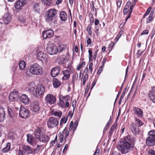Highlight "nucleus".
<instances>
[{
  "label": "nucleus",
  "mask_w": 155,
  "mask_h": 155,
  "mask_svg": "<svg viewBox=\"0 0 155 155\" xmlns=\"http://www.w3.org/2000/svg\"><path fill=\"white\" fill-rule=\"evenodd\" d=\"M136 140L135 137L128 135L124 137L122 140L119 141L117 148L122 153H127L132 150Z\"/></svg>",
  "instance_id": "obj_1"
},
{
  "label": "nucleus",
  "mask_w": 155,
  "mask_h": 155,
  "mask_svg": "<svg viewBox=\"0 0 155 155\" xmlns=\"http://www.w3.org/2000/svg\"><path fill=\"white\" fill-rule=\"evenodd\" d=\"M42 68L37 63H35L28 67L25 70L26 74H30L35 75H41L43 74Z\"/></svg>",
  "instance_id": "obj_2"
},
{
  "label": "nucleus",
  "mask_w": 155,
  "mask_h": 155,
  "mask_svg": "<svg viewBox=\"0 0 155 155\" xmlns=\"http://www.w3.org/2000/svg\"><path fill=\"white\" fill-rule=\"evenodd\" d=\"M58 12V11L54 8L50 9L46 11L45 16L46 22L50 25H54L55 21L54 17Z\"/></svg>",
  "instance_id": "obj_3"
},
{
  "label": "nucleus",
  "mask_w": 155,
  "mask_h": 155,
  "mask_svg": "<svg viewBox=\"0 0 155 155\" xmlns=\"http://www.w3.org/2000/svg\"><path fill=\"white\" fill-rule=\"evenodd\" d=\"M45 130L43 128H39L37 129L34 133L36 138L39 141L42 143H47L49 140L48 136L45 135Z\"/></svg>",
  "instance_id": "obj_4"
},
{
  "label": "nucleus",
  "mask_w": 155,
  "mask_h": 155,
  "mask_svg": "<svg viewBox=\"0 0 155 155\" xmlns=\"http://www.w3.org/2000/svg\"><path fill=\"white\" fill-rule=\"evenodd\" d=\"M146 143L149 146H152L155 145V130H152L148 133Z\"/></svg>",
  "instance_id": "obj_5"
},
{
  "label": "nucleus",
  "mask_w": 155,
  "mask_h": 155,
  "mask_svg": "<svg viewBox=\"0 0 155 155\" xmlns=\"http://www.w3.org/2000/svg\"><path fill=\"white\" fill-rule=\"evenodd\" d=\"M29 116V111L26 108L21 106L20 108L19 116L23 119L28 118Z\"/></svg>",
  "instance_id": "obj_6"
},
{
  "label": "nucleus",
  "mask_w": 155,
  "mask_h": 155,
  "mask_svg": "<svg viewBox=\"0 0 155 155\" xmlns=\"http://www.w3.org/2000/svg\"><path fill=\"white\" fill-rule=\"evenodd\" d=\"M46 50L48 53L51 55L55 54L58 52V48L53 44L48 45L47 47Z\"/></svg>",
  "instance_id": "obj_7"
},
{
  "label": "nucleus",
  "mask_w": 155,
  "mask_h": 155,
  "mask_svg": "<svg viewBox=\"0 0 155 155\" xmlns=\"http://www.w3.org/2000/svg\"><path fill=\"white\" fill-rule=\"evenodd\" d=\"M45 100L46 104H54L55 102L56 98L52 94H49L46 96Z\"/></svg>",
  "instance_id": "obj_8"
},
{
  "label": "nucleus",
  "mask_w": 155,
  "mask_h": 155,
  "mask_svg": "<svg viewBox=\"0 0 155 155\" xmlns=\"http://www.w3.org/2000/svg\"><path fill=\"white\" fill-rule=\"evenodd\" d=\"M58 124V121L57 119L50 117L48 120L47 124L48 127L53 128L57 126Z\"/></svg>",
  "instance_id": "obj_9"
},
{
  "label": "nucleus",
  "mask_w": 155,
  "mask_h": 155,
  "mask_svg": "<svg viewBox=\"0 0 155 155\" xmlns=\"http://www.w3.org/2000/svg\"><path fill=\"white\" fill-rule=\"evenodd\" d=\"M45 91V87L42 85L37 87L35 90V96L37 97H41L42 96Z\"/></svg>",
  "instance_id": "obj_10"
},
{
  "label": "nucleus",
  "mask_w": 155,
  "mask_h": 155,
  "mask_svg": "<svg viewBox=\"0 0 155 155\" xmlns=\"http://www.w3.org/2000/svg\"><path fill=\"white\" fill-rule=\"evenodd\" d=\"M38 59L41 61L43 63H46L48 61L47 56L42 51L39 52L37 54Z\"/></svg>",
  "instance_id": "obj_11"
},
{
  "label": "nucleus",
  "mask_w": 155,
  "mask_h": 155,
  "mask_svg": "<svg viewBox=\"0 0 155 155\" xmlns=\"http://www.w3.org/2000/svg\"><path fill=\"white\" fill-rule=\"evenodd\" d=\"M69 134V131L68 130V129L67 127H65V129L63 130L62 134L59 133L58 136L59 137V140L60 143H61L63 142L64 136L65 135L64 140L66 141L67 140V138Z\"/></svg>",
  "instance_id": "obj_12"
},
{
  "label": "nucleus",
  "mask_w": 155,
  "mask_h": 155,
  "mask_svg": "<svg viewBox=\"0 0 155 155\" xmlns=\"http://www.w3.org/2000/svg\"><path fill=\"white\" fill-rule=\"evenodd\" d=\"M58 61L59 63L61 64H65L68 61L69 54L67 52L66 54H63L58 58Z\"/></svg>",
  "instance_id": "obj_13"
},
{
  "label": "nucleus",
  "mask_w": 155,
  "mask_h": 155,
  "mask_svg": "<svg viewBox=\"0 0 155 155\" xmlns=\"http://www.w3.org/2000/svg\"><path fill=\"white\" fill-rule=\"evenodd\" d=\"M43 38L44 39L52 37L54 34L53 31L51 29H49L44 31L42 33Z\"/></svg>",
  "instance_id": "obj_14"
},
{
  "label": "nucleus",
  "mask_w": 155,
  "mask_h": 155,
  "mask_svg": "<svg viewBox=\"0 0 155 155\" xmlns=\"http://www.w3.org/2000/svg\"><path fill=\"white\" fill-rule=\"evenodd\" d=\"M31 109L32 111L34 112H37L39 111L40 107L39 103L37 101H35L31 103Z\"/></svg>",
  "instance_id": "obj_15"
},
{
  "label": "nucleus",
  "mask_w": 155,
  "mask_h": 155,
  "mask_svg": "<svg viewBox=\"0 0 155 155\" xmlns=\"http://www.w3.org/2000/svg\"><path fill=\"white\" fill-rule=\"evenodd\" d=\"M155 86H154L151 87V90L148 93V95L149 97L153 102L155 103Z\"/></svg>",
  "instance_id": "obj_16"
},
{
  "label": "nucleus",
  "mask_w": 155,
  "mask_h": 155,
  "mask_svg": "<svg viewBox=\"0 0 155 155\" xmlns=\"http://www.w3.org/2000/svg\"><path fill=\"white\" fill-rule=\"evenodd\" d=\"M18 91H12L9 94V99L11 101H15L18 97Z\"/></svg>",
  "instance_id": "obj_17"
},
{
  "label": "nucleus",
  "mask_w": 155,
  "mask_h": 155,
  "mask_svg": "<svg viewBox=\"0 0 155 155\" xmlns=\"http://www.w3.org/2000/svg\"><path fill=\"white\" fill-rule=\"evenodd\" d=\"M134 114L137 117H141L143 116V111L139 108L134 107L133 108Z\"/></svg>",
  "instance_id": "obj_18"
},
{
  "label": "nucleus",
  "mask_w": 155,
  "mask_h": 155,
  "mask_svg": "<svg viewBox=\"0 0 155 155\" xmlns=\"http://www.w3.org/2000/svg\"><path fill=\"white\" fill-rule=\"evenodd\" d=\"M26 3L25 0H18L16 3L15 5L16 9H20L22 8Z\"/></svg>",
  "instance_id": "obj_19"
},
{
  "label": "nucleus",
  "mask_w": 155,
  "mask_h": 155,
  "mask_svg": "<svg viewBox=\"0 0 155 155\" xmlns=\"http://www.w3.org/2000/svg\"><path fill=\"white\" fill-rule=\"evenodd\" d=\"M20 101L25 104H28L30 102V101L28 96L25 94L22 95L20 97Z\"/></svg>",
  "instance_id": "obj_20"
},
{
  "label": "nucleus",
  "mask_w": 155,
  "mask_h": 155,
  "mask_svg": "<svg viewBox=\"0 0 155 155\" xmlns=\"http://www.w3.org/2000/svg\"><path fill=\"white\" fill-rule=\"evenodd\" d=\"M79 122V120L77 119L74 124L73 122V121H71L69 126V130H72L74 132L77 129Z\"/></svg>",
  "instance_id": "obj_21"
},
{
  "label": "nucleus",
  "mask_w": 155,
  "mask_h": 155,
  "mask_svg": "<svg viewBox=\"0 0 155 155\" xmlns=\"http://www.w3.org/2000/svg\"><path fill=\"white\" fill-rule=\"evenodd\" d=\"M60 71V69L58 67L53 68L51 70V75L52 77H54L58 75Z\"/></svg>",
  "instance_id": "obj_22"
},
{
  "label": "nucleus",
  "mask_w": 155,
  "mask_h": 155,
  "mask_svg": "<svg viewBox=\"0 0 155 155\" xmlns=\"http://www.w3.org/2000/svg\"><path fill=\"white\" fill-rule=\"evenodd\" d=\"M131 129L132 132L134 135H137L139 134V128L134 123L132 124Z\"/></svg>",
  "instance_id": "obj_23"
},
{
  "label": "nucleus",
  "mask_w": 155,
  "mask_h": 155,
  "mask_svg": "<svg viewBox=\"0 0 155 155\" xmlns=\"http://www.w3.org/2000/svg\"><path fill=\"white\" fill-rule=\"evenodd\" d=\"M24 151L28 154H31L33 153V150L31 147L26 145H24L22 147Z\"/></svg>",
  "instance_id": "obj_24"
},
{
  "label": "nucleus",
  "mask_w": 155,
  "mask_h": 155,
  "mask_svg": "<svg viewBox=\"0 0 155 155\" xmlns=\"http://www.w3.org/2000/svg\"><path fill=\"white\" fill-rule=\"evenodd\" d=\"M62 73L64 75L62 78L63 80H67L70 77V73L68 70H65L62 71Z\"/></svg>",
  "instance_id": "obj_25"
},
{
  "label": "nucleus",
  "mask_w": 155,
  "mask_h": 155,
  "mask_svg": "<svg viewBox=\"0 0 155 155\" xmlns=\"http://www.w3.org/2000/svg\"><path fill=\"white\" fill-rule=\"evenodd\" d=\"M11 20V15L8 13L6 14L3 18V21L5 24H8L9 23Z\"/></svg>",
  "instance_id": "obj_26"
},
{
  "label": "nucleus",
  "mask_w": 155,
  "mask_h": 155,
  "mask_svg": "<svg viewBox=\"0 0 155 155\" xmlns=\"http://www.w3.org/2000/svg\"><path fill=\"white\" fill-rule=\"evenodd\" d=\"M5 113L3 108H0V121H3L5 118Z\"/></svg>",
  "instance_id": "obj_27"
},
{
  "label": "nucleus",
  "mask_w": 155,
  "mask_h": 155,
  "mask_svg": "<svg viewBox=\"0 0 155 155\" xmlns=\"http://www.w3.org/2000/svg\"><path fill=\"white\" fill-rule=\"evenodd\" d=\"M60 18L62 21H65L67 19V15L66 13L64 11L60 13Z\"/></svg>",
  "instance_id": "obj_28"
},
{
  "label": "nucleus",
  "mask_w": 155,
  "mask_h": 155,
  "mask_svg": "<svg viewBox=\"0 0 155 155\" xmlns=\"http://www.w3.org/2000/svg\"><path fill=\"white\" fill-rule=\"evenodd\" d=\"M53 84L54 87L55 88H57L61 84V82L55 78L53 79Z\"/></svg>",
  "instance_id": "obj_29"
},
{
  "label": "nucleus",
  "mask_w": 155,
  "mask_h": 155,
  "mask_svg": "<svg viewBox=\"0 0 155 155\" xmlns=\"http://www.w3.org/2000/svg\"><path fill=\"white\" fill-rule=\"evenodd\" d=\"M25 63L24 61H21L19 63L20 69L21 70H23L25 67Z\"/></svg>",
  "instance_id": "obj_30"
},
{
  "label": "nucleus",
  "mask_w": 155,
  "mask_h": 155,
  "mask_svg": "<svg viewBox=\"0 0 155 155\" xmlns=\"http://www.w3.org/2000/svg\"><path fill=\"white\" fill-rule=\"evenodd\" d=\"M35 84L33 82H31L29 84L28 91L29 92L33 91L35 89Z\"/></svg>",
  "instance_id": "obj_31"
},
{
  "label": "nucleus",
  "mask_w": 155,
  "mask_h": 155,
  "mask_svg": "<svg viewBox=\"0 0 155 155\" xmlns=\"http://www.w3.org/2000/svg\"><path fill=\"white\" fill-rule=\"evenodd\" d=\"M27 141L28 143L30 144L31 143L33 140L34 139V138L33 136L31 134H28L27 135Z\"/></svg>",
  "instance_id": "obj_32"
},
{
  "label": "nucleus",
  "mask_w": 155,
  "mask_h": 155,
  "mask_svg": "<svg viewBox=\"0 0 155 155\" xmlns=\"http://www.w3.org/2000/svg\"><path fill=\"white\" fill-rule=\"evenodd\" d=\"M11 144L10 143H7L5 147L2 150V151L4 153H5L8 151L10 148Z\"/></svg>",
  "instance_id": "obj_33"
},
{
  "label": "nucleus",
  "mask_w": 155,
  "mask_h": 155,
  "mask_svg": "<svg viewBox=\"0 0 155 155\" xmlns=\"http://www.w3.org/2000/svg\"><path fill=\"white\" fill-rule=\"evenodd\" d=\"M41 1L45 6L50 5L52 2V0H41Z\"/></svg>",
  "instance_id": "obj_34"
},
{
  "label": "nucleus",
  "mask_w": 155,
  "mask_h": 155,
  "mask_svg": "<svg viewBox=\"0 0 155 155\" xmlns=\"http://www.w3.org/2000/svg\"><path fill=\"white\" fill-rule=\"evenodd\" d=\"M66 47V45L64 44L59 45L58 48V52H61L63 50L65 49Z\"/></svg>",
  "instance_id": "obj_35"
},
{
  "label": "nucleus",
  "mask_w": 155,
  "mask_h": 155,
  "mask_svg": "<svg viewBox=\"0 0 155 155\" xmlns=\"http://www.w3.org/2000/svg\"><path fill=\"white\" fill-rule=\"evenodd\" d=\"M134 120L136 124H137L139 126H142L143 124L140 120L138 119L136 117L134 118Z\"/></svg>",
  "instance_id": "obj_36"
},
{
  "label": "nucleus",
  "mask_w": 155,
  "mask_h": 155,
  "mask_svg": "<svg viewBox=\"0 0 155 155\" xmlns=\"http://www.w3.org/2000/svg\"><path fill=\"white\" fill-rule=\"evenodd\" d=\"M117 127V124L113 125L110 130L109 132L110 135L111 136L113 134V132L114 131Z\"/></svg>",
  "instance_id": "obj_37"
},
{
  "label": "nucleus",
  "mask_w": 155,
  "mask_h": 155,
  "mask_svg": "<svg viewBox=\"0 0 155 155\" xmlns=\"http://www.w3.org/2000/svg\"><path fill=\"white\" fill-rule=\"evenodd\" d=\"M85 62L83 61L81 63H80L77 66V69L78 71H79L80 69L83 68L85 65Z\"/></svg>",
  "instance_id": "obj_38"
},
{
  "label": "nucleus",
  "mask_w": 155,
  "mask_h": 155,
  "mask_svg": "<svg viewBox=\"0 0 155 155\" xmlns=\"http://www.w3.org/2000/svg\"><path fill=\"white\" fill-rule=\"evenodd\" d=\"M52 113L55 116H57L58 117H60L62 114L61 112L60 111H52Z\"/></svg>",
  "instance_id": "obj_39"
},
{
  "label": "nucleus",
  "mask_w": 155,
  "mask_h": 155,
  "mask_svg": "<svg viewBox=\"0 0 155 155\" xmlns=\"http://www.w3.org/2000/svg\"><path fill=\"white\" fill-rule=\"evenodd\" d=\"M61 99L65 102L68 101L70 99V96L69 95H67L64 96H62L61 97Z\"/></svg>",
  "instance_id": "obj_40"
},
{
  "label": "nucleus",
  "mask_w": 155,
  "mask_h": 155,
  "mask_svg": "<svg viewBox=\"0 0 155 155\" xmlns=\"http://www.w3.org/2000/svg\"><path fill=\"white\" fill-rule=\"evenodd\" d=\"M65 103V101L62 99H59V105L61 106V107L64 108V104Z\"/></svg>",
  "instance_id": "obj_41"
},
{
  "label": "nucleus",
  "mask_w": 155,
  "mask_h": 155,
  "mask_svg": "<svg viewBox=\"0 0 155 155\" xmlns=\"http://www.w3.org/2000/svg\"><path fill=\"white\" fill-rule=\"evenodd\" d=\"M91 25H89L86 28V30L88 31V34L90 35H91L92 33V31H91Z\"/></svg>",
  "instance_id": "obj_42"
},
{
  "label": "nucleus",
  "mask_w": 155,
  "mask_h": 155,
  "mask_svg": "<svg viewBox=\"0 0 155 155\" xmlns=\"http://www.w3.org/2000/svg\"><path fill=\"white\" fill-rule=\"evenodd\" d=\"M67 118H67H65L64 117H63L60 121V124L61 125L62 124L66 123L67 120Z\"/></svg>",
  "instance_id": "obj_43"
},
{
  "label": "nucleus",
  "mask_w": 155,
  "mask_h": 155,
  "mask_svg": "<svg viewBox=\"0 0 155 155\" xmlns=\"http://www.w3.org/2000/svg\"><path fill=\"white\" fill-rule=\"evenodd\" d=\"M93 64L92 63H90L89 65V72L88 73L91 74L93 70Z\"/></svg>",
  "instance_id": "obj_44"
},
{
  "label": "nucleus",
  "mask_w": 155,
  "mask_h": 155,
  "mask_svg": "<svg viewBox=\"0 0 155 155\" xmlns=\"http://www.w3.org/2000/svg\"><path fill=\"white\" fill-rule=\"evenodd\" d=\"M151 8H152L151 7H150L147 9L146 12L145 13L143 16V18H145L146 16L149 14L151 9Z\"/></svg>",
  "instance_id": "obj_45"
},
{
  "label": "nucleus",
  "mask_w": 155,
  "mask_h": 155,
  "mask_svg": "<svg viewBox=\"0 0 155 155\" xmlns=\"http://www.w3.org/2000/svg\"><path fill=\"white\" fill-rule=\"evenodd\" d=\"M153 16L151 15H149V16L147 18L146 23H148L150 22L151 21H152L153 20Z\"/></svg>",
  "instance_id": "obj_46"
},
{
  "label": "nucleus",
  "mask_w": 155,
  "mask_h": 155,
  "mask_svg": "<svg viewBox=\"0 0 155 155\" xmlns=\"http://www.w3.org/2000/svg\"><path fill=\"white\" fill-rule=\"evenodd\" d=\"M76 101L75 100H74L72 102V105L73 107V111H74L76 107Z\"/></svg>",
  "instance_id": "obj_47"
},
{
  "label": "nucleus",
  "mask_w": 155,
  "mask_h": 155,
  "mask_svg": "<svg viewBox=\"0 0 155 155\" xmlns=\"http://www.w3.org/2000/svg\"><path fill=\"white\" fill-rule=\"evenodd\" d=\"M117 7L118 8H120V5L122 2V0H117Z\"/></svg>",
  "instance_id": "obj_48"
},
{
  "label": "nucleus",
  "mask_w": 155,
  "mask_h": 155,
  "mask_svg": "<svg viewBox=\"0 0 155 155\" xmlns=\"http://www.w3.org/2000/svg\"><path fill=\"white\" fill-rule=\"evenodd\" d=\"M149 155H155V151L153 150H150L148 151Z\"/></svg>",
  "instance_id": "obj_49"
},
{
  "label": "nucleus",
  "mask_w": 155,
  "mask_h": 155,
  "mask_svg": "<svg viewBox=\"0 0 155 155\" xmlns=\"http://www.w3.org/2000/svg\"><path fill=\"white\" fill-rule=\"evenodd\" d=\"M91 10L93 11L94 12V9L96 8L94 6V3L93 1H92L91 3Z\"/></svg>",
  "instance_id": "obj_50"
},
{
  "label": "nucleus",
  "mask_w": 155,
  "mask_h": 155,
  "mask_svg": "<svg viewBox=\"0 0 155 155\" xmlns=\"http://www.w3.org/2000/svg\"><path fill=\"white\" fill-rule=\"evenodd\" d=\"M32 141H33L31 142V143H30V144L33 147H35L37 143V141L34 139Z\"/></svg>",
  "instance_id": "obj_51"
},
{
  "label": "nucleus",
  "mask_w": 155,
  "mask_h": 155,
  "mask_svg": "<svg viewBox=\"0 0 155 155\" xmlns=\"http://www.w3.org/2000/svg\"><path fill=\"white\" fill-rule=\"evenodd\" d=\"M129 8L125 7L124 9V15H126L128 12Z\"/></svg>",
  "instance_id": "obj_52"
},
{
  "label": "nucleus",
  "mask_w": 155,
  "mask_h": 155,
  "mask_svg": "<svg viewBox=\"0 0 155 155\" xmlns=\"http://www.w3.org/2000/svg\"><path fill=\"white\" fill-rule=\"evenodd\" d=\"M124 33V31L123 30H120L118 33V34L117 35V36L119 38H120L122 35Z\"/></svg>",
  "instance_id": "obj_53"
},
{
  "label": "nucleus",
  "mask_w": 155,
  "mask_h": 155,
  "mask_svg": "<svg viewBox=\"0 0 155 155\" xmlns=\"http://www.w3.org/2000/svg\"><path fill=\"white\" fill-rule=\"evenodd\" d=\"M19 20L22 23H25L26 21L25 19L22 17L19 18Z\"/></svg>",
  "instance_id": "obj_54"
},
{
  "label": "nucleus",
  "mask_w": 155,
  "mask_h": 155,
  "mask_svg": "<svg viewBox=\"0 0 155 155\" xmlns=\"http://www.w3.org/2000/svg\"><path fill=\"white\" fill-rule=\"evenodd\" d=\"M88 74H86L84 76L83 81H86L87 80L88 78Z\"/></svg>",
  "instance_id": "obj_55"
},
{
  "label": "nucleus",
  "mask_w": 155,
  "mask_h": 155,
  "mask_svg": "<svg viewBox=\"0 0 155 155\" xmlns=\"http://www.w3.org/2000/svg\"><path fill=\"white\" fill-rule=\"evenodd\" d=\"M103 66H102L98 70V71H97V73L98 74H100L101 72H102V71H103Z\"/></svg>",
  "instance_id": "obj_56"
},
{
  "label": "nucleus",
  "mask_w": 155,
  "mask_h": 155,
  "mask_svg": "<svg viewBox=\"0 0 155 155\" xmlns=\"http://www.w3.org/2000/svg\"><path fill=\"white\" fill-rule=\"evenodd\" d=\"M74 112V111L73 110V112L71 111H69L68 112V116H69L71 118L73 115Z\"/></svg>",
  "instance_id": "obj_57"
},
{
  "label": "nucleus",
  "mask_w": 155,
  "mask_h": 155,
  "mask_svg": "<svg viewBox=\"0 0 155 155\" xmlns=\"http://www.w3.org/2000/svg\"><path fill=\"white\" fill-rule=\"evenodd\" d=\"M40 148H35L33 150V153L35 154L37 153L40 151Z\"/></svg>",
  "instance_id": "obj_58"
},
{
  "label": "nucleus",
  "mask_w": 155,
  "mask_h": 155,
  "mask_svg": "<svg viewBox=\"0 0 155 155\" xmlns=\"http://www.w3.org/2000/svg\"><path fill=\"white\" fill-rule=\"evenodd\" d=\"M97 82V80H94L93 81L92 85H91V90L94 87L96 83Z\"/></svg>",
  "instance_id": "obj_59"
},
{
  "label": "nucleus",
  "mask_w": 155,
  "mask_h": 155,
  "mask_svg": "<svg viewBox=\"0 0 155 155\" xmlns=\"http://www.w3.org/2000/svg\"><path fill=\"white\" fill-rule=\"evenodd\" d=\"M135 3H134V5H131L130 6V9L129 10V12H130V13H132V10H133V9L135 5Z\"/></svg>",
  "instance_id": "obj_60"
},
{
  "label": "nucleus",
  "mask_w": 155,
  "mask_h": 155,
  "mask_svg": "<svg viewBox=\"0 0 155 155\" xmlns=\"http://www.w3.org/2000/svg\"><path fill=\"white\" fill-rule=\"evenodd\" d=\"M18 155H25L23 151H22L21 150H19L18 152Z\"/></svg>",
  "instance_id": "obj_61"
},
{
  "label": "nucleus",
  "mask_w": 155,
  "mask_h": 155,
  "mask_svg": "<svg viewBox=\"0 0 155 155\" xmlns=\"http://www.w3.org/2000/svg\"><path fill=\"white\" fill-rule=\"evenodd\" d=\"M149 33V31L147 30H145L143 31L141 34V35H147V34Z\"/></svg>",
  "instance_id": "obj_62"
},
{
  "label": "nucleus",
  "mask_w": 155,
  "mask_h": 155,
  "mask_svg": "<svg viewBox=\"0 0 155 155\" xmlns=\"http://www.w3.org/2000/svg\"><path fill=\"white\" fill-rule=\"evenodd\" d=\"M88 53H89V59H90V58L92 57V51L90 49L89 50H88Z\"/></svg>",
  "instance_id": "obj_63"
},
{
  "label": "nucleus",
  "mask_w": 155,
  "mask_h": 155,
  "mask_svg": "<svg viewBox=\"0 0 155 155\" xmlns=\"http://www.w3.org/2000/svg\"><path fill=\"white\" fill-rule=\"evenodd\" d=\"M73 79L74 80H76L78 77V74L77 73H75L73 76Z\"/></svg>",
  "instance_id": "obj_64"
}]
</instances>
